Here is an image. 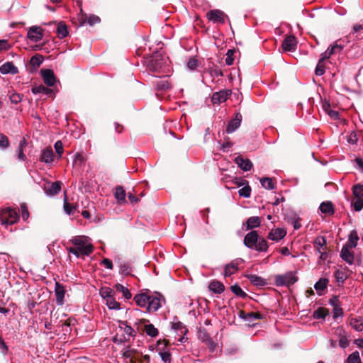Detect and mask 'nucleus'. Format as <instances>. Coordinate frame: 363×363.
I'll return each instance as SVG.
<instances>
[{
    "mask_svg": "<svg viewBox=\"0 0 363 363\" xmlns=\"http://www.w3.org/2000/svg\"><path fill=\"white\" fill-rule=\"evenodd\" d=\"M73 247L68 248V252L79 257L81 256H89L94 251V247L89 237L77 235L70 240Z\"/></svg>",
    "mask_w": 363,
    "mask_h": 363,
    "instance_id": "f257e3e1",
    "label": "nucleus"
},
{
    "mask_svg": "<svg viewBox=\"0 0 363 363\" xmlns=\"http://www.w3.org/2000/svg\"><path fill=\"white\" fill-rule=\"evenodd\" d=\"M244 245L247 248L255 250L259 252H265L268 250L269 246L267 240L259 236L255 230L248 233L244 238Z\"/></svg>",
    "mask_w": 363,
    "mask_h": 363,
    "instance_id": "f03ea898",
    "label": "nucleus"
},
{
    "mask_svg": "<svg viewBox=\"0 0 363 363\" xmlns=\"http://www.w3.org/2000/svg\"><path fill=\"white\" fill-rule=\"evenodd\" d=\"M136 335L135 330L128 324L127 321L118 320V333L115 337V342L122 343L133 340Z\"/></svg>",
    "mask_w": 363,
    "mask_h": 363,
    "instance_id": "7ed1b4c3",
    "label": "nucleus"
},
{
    "mask_svg": "<svg viewBox=\"0 0 363 363\" xmlns=\"http://www.w3.org/2000/svg\"><path fill=\"white\" fill-rule=\"evenodd\" d=\"M0 220L4 225H12L18 220V215L15 209L7 207L0 211Z\"/></svg>",
    "mask_w": 363,
    "mask_h": 363,
    "instance_id": "20e7f679",
    "label": "nucleus"
},
{
    "mask_svg": "<svg viewBox=\"0 0 363 363\" xmlns=\"http://www.w3.org/2000/svg\"><path fill=\"white\" fill-rule=\"evenodd\" d=\"M166 63L165 58L160 54H155L147 62V68L152 72H160Z\"/></svg>",
    "mask_w": 363,
    "mask_h": 363,
    "instance_id": "39448f33",
    "label": "nucleus"
},
{
    "mask_svg": "<svg viewBox=\"0 0 363 363\" xmlns=\"http://www.w3.org/2000/svg\"><path fill=\"white\" fill-rule=\"evenodd\" d=\"M298 278L294 272H288L284 274H279L275 277L276 284L279 286H290L296 283Z\"/></svg>",
    "mask_w": 363,
    "mask_h": 363,
    "instance_id": "423d86ee",
    "label": "nucleus"
},
{
    "mask_svg": "<svg viewBox=\"0 0 363 363\" xmlns=\"http://www.w3.org/2000/svg\"><path fill=\"white\" fill-rule=\"evenodd\" d=\"M162 301H164V299L160 294H151L150 293L146 311L149 313L157 311L162 306Z\"/></svg>",
    "mask_w": 363,
    "mask_h": 363,
    "instance_id": "0eeeda50",
    "label": "nucleus"
},
{
    "mask_svg": "<svg viewBox=\"0 0 363 363\" xmlns=\"http://www.w3.org/2000/svg\"><path fill=\"white\" fill-rule=\"evenodd\" d=\"M206 16L207 18L213 23L223 24L225 18H228L225 13L219 9L210 10Z\"/></svg>",
    "mask_w": 363,
    "mask_h": 363,
    "instance_id": "6e6552de",
    "label": "nucleus"
},
{
    "mask_svg": "<svg viewBox=\"0 0 363 363\" xmlns=\"http://www.w3.org/2000/svg\"><path fill=\"white\" fill-rule=\"evenodd\" d=\"M43 31L42 28L34 26L28 29L27 36L32 42L37 43L42 40Z\"/></svg>",
    "mask_w": 363,
    "mask_h": 363,
    "instance_id": "1a4fd4ad",
    "label": "nucleus"
},
{
    "mask_svg": "<svg viewBox=\"0 0 363 363\" xmlns=\"http://www.w3.org/2000/svg\"><path fill=\"white\" fill-rule=\"evenodd\" d=\"M242 115L240 113H237L235 118L230 121L226 128L227 133H232L235 132L241 125Z\"/></svg>",
    "mask_w": 363,
    "mask_h": 363,
    "instance_id": "9d476101",
    "label": "nucleus"
},
{
    "mask_svg": "<svg viewBox=\"0 0 363 363\" xmlns=\"http://www.w3.org/2000/svg\"><path fill=\"white\" fill-rule=\"evenodd\" d=\"M55 294L56 296V303L58 306H62L65 302V286L59 282H55Z\"/></svg>",
    "mask_w": 363,
    "mask_h": 363,
    "instance_id": "9b49d317",
    "label": "nucleus"
},
{
    "mask_svg": "<svg viewBox=\"0 0 363 363\" xmlns=\"http://www.w3.org/2000/svg\"><path fill=\"white\" fill-rule=\"evenodd\" d=\"M230 94V91L228 90H221L220 91L215 92L212 95L211 101L214 104H220L228 99Z\"/></svg>",
    "mask_w": 363,
    "mask_h": 363,
    "instance_id": "f8f14e48",
    "label": "nucleus"
},
{
    "mask_svg": "<svg viewBox=\"0 0 363 363\" xmlns=\"http://www.w3.org/2000/svg\"><path fill=\"white\" fill-rule=\"evenodd\" d=\"M44 83L48 86H52L56 82V78L52 69H42L40 71Z\"/></svg>",
    "mask_w": 363,
    "mask_h": 363,
    "instance_id": "ddd939ff",
    "label": "nucleus"
},
{
    "mask_svg": "<svg viewBox=\"0 0 363 363\" xmlns=\"http://www.w3.org/2000/svg\"><path fill=\"white\" fill-rule=\"evenodd\" d=\"M340 257L350 265L354 264V256L347 245H344L340 251Z\"/></svg>",
    "mask_w": 363,
    "mask_h": 363,
    "instance_id": "4468645a",
    "label": "nucleus"
},
{
    "mask_svg": "<svg viewBox=\"0 0 363 363\" xmlns=\"http://www.w3.org/2000/svg\"><path fill=\"white\" fill-rule=\"evenodd\" d=\"M286 231L284 229L277 228L272 229L269 233L267 238H268V239H269L272 241L279 242V240L283 239L286 236Z\"/></svg>",
    "mask_w": 363,
    "mask_h": 363,
    "instance_id": "2eb2a0df",
    "label": "nucleus"
},
{
    "mask_svg": "<svg viewBox=\"0 0 363 363\" xmlns=\"http://www.w3.org/2000/svg\"><path fill=\"white\" fill-rule=\"evenodd\" d=\"M54 159V152L51 147H46L42 151L40 161L47 164H51Z\"/></svg>",
    "mask_w": 363,
    "mask_h": 363,
    "instance_id": "dca6fc26",
    "label": "nucleus"
},
{
    "mask_svg": "<svg viewBox=\"0 0 363 363\" xmlns=\"http://www.w3.org/2000/svg\"><path fill=\"white\" fill-rule=\"evenodd\" d=\"M296 39L293 35L285 38L282 43V48L285 51H294L296 48Z\"/></svg>",
    "mask_w": 363,
    "mask_h": 363,
    "instance_id": "f3484780",
    "label": "nucleus"
},
{
    "mask_svg": "<svg viewBox=\"0 0 363 363\" xmlns=\"http://www.w3.org/2000/svg\"><path fill=\"white\" fill-rule=\"evenodd\" d=\"M61 184L62 183L60 182H55L48 184L44 188L46 194L48 196L56 195L61 190Z\"/></svg>",
    "mask_w": 363,
    "mask_h": 363,
    "instance_id": "a211bd4d",
    "label": "nucleus"
},
{
    "mask_svg": "<svg viewBox=\"0 0 363 363\" xmlns=\"http://www.w3.org/2000/svg\"><path fill=\"white\" fill-rule=\"evenodd\" d=\"M150 299V292L141 293L140 294H137L134 297V300L136 304L140 308H145L147 309V302Z\"/></svg>",
    "mask_w": 363,
    "mask_h": 363,
    "instance_id": "6ab92c4d",
    "label": "nucleus"
},
{
    "mask_svg": "<svg viewBox=\"0 0 363 363\" xmlns=\"http://www.w3.org/2000/svg\"><path fill=\"white\" fill-rule=\"evenodd\" d=\"M0 72L3 74H16L18 69L12 62H6L0 67Z\"/></svg>",
    "mask_w": 363,
    "mask_h": 363,
    "instance_id": "aec40b11",
    "label": "nucleus"
},
{
    "mask_svg": "<svg viewBox=\"0 0 363 363\" xmlns=\"http://www.w3.org/2000/svg\"><path fill=\"white\" fill-rule=\"evenodd\" d=\"M235 162L243 171H249L252 167V163L249 159H245L241 156L235 157Z\"/></svg>",
    "mask_w": 363,
    "mask_h": 363,
    "instance_id": "412c9836",
    "label": "nucleus"
},
{
    "mask_svg": "<svg viewBox=\"0 0 363 363\" xmlns=\"http://www.w3.org/2000/svg\"><path fill=\"white\" fill-rule=\"evenodd\" d=\"M114 197L120 203H125V191L121 186H117L114 190Z\"/></svg>",
    "mask_w": 363,
    "mask_h": 363,
    "instance_id": "4be33fe9",
    "label": "nucleus"
},
{
    "mask_svg": "<svg viewBox=\"0 0 363 363\" xmlns=\"http://www.w3.org/2000/svg\"><path fill=\"white\" fill-rule=\"evenodd\" d=\"M238 271V263L236 261H233L225 267L224 275L229 277Z\"/></svg>",
    "mask_w": 363,
    "mask_h": 363,
    "instance_id": "5701e85b",
    "label": "nucleus"
},
{
    "mask_svg": "<svg viewBox=\"0 0 363 363\" xmlns=\"http://www.w3.org/2000/svg\"><path fill=\"white\" fill-rule=\"evenodd\" d=\"M239 316L246 321H252L255 320H258L261 318V315L257 313H245L242 311H240Z\"/></svg>",
    "mask_w": 363,
    "mask_h": 363,
    "instance_id": "b1692460",
    "label": "nucleus"
},
{
    "mask_svg": "<svg viewBox=\"0 0 363 363\" xmlns=\"http://www.w3.org/2000/svg\"><path fill=\"white\" fill-rule=\"evenodd\" d=\"M319 209L321 213L325 214L333 215L334 213L333 205L330 201H324L321 203Z\"/></svg>",
    "mask_w": 363,
    "mask_h": 363,
    "instance_id": "393cba45",
    "label": "nucleus"
},
{
    "mask_svg": "<svg viewBox=\"0 0 363 363\" xmlns=\"http://www.w3.org/2000/svg\"><path fill=\"white\" fill-rule=\"evenodd\" d=\"M335 281L337 282L338 286L342 285L345 280L348 278V275L345 271L337 269L334 272Z\"/></svg>",
    "mask_w": 363,
    "mask_h": 363,
    "instance_id": "a878e982",
    "label": "nucleus"
},
{
    "mask_svg": "<svg viewBox=\"0 0 363 363\" xmlns=\"http://www.w3.org/2000/svg\"><path fill=\"white\" fill-rule=\"evenodd\" d=\"M350 324L357 331H363V319L361 317L352 318Z\"/></svg>",
    "mask_w": 363,
    "mask_h": 363,
    "instance_id": "bb28decb",
    "label": "nucleus"
},
{
    "mask_svg": "<svg viewBox=\"0 0 363 363\" xmlns=\"http://www.w3.org/2000/svg\"><path fill=\"white\" fill-rule=\"evenodd\" d=\"M261 220L257 216L250 217L246 222V229L252 230L255 228H257L260 225Z\"/></svg>",
    "mask_w": 363,
    "mask_h": 363,
    "instance_id": "cd10ccee",
    "label": "nucleus"
},
{
    "mask_svg": "<svg viewBox=\"0 0 363 363\" xmlns=\"http://www.w3.org/2000/svg\"><path fill=\"white\" fill-rule=\"evenodd\" d=\"M32 93L34 94H43L47 96H49L52 94V90L45 87L44 85H39L37 86H33L31 89Z\"/></svg>",
    "mask_w": 363,
    "mask_h": 363,
    "instance_id": "c85d7f7f",
    "label": "nucleus"
},
{
    "mask_svg": "<svg viewBox=\"0 0 363 363\" xmlns=\"http://www.w3.org/2000/svg\"><path fill=\"white\" fill-rule=\"evenodd\" d=\"M172 328L181 336L186 335L187 333L185 325L180 321L172 323Z\"/></svg>",
    "mask_w": 363,
    "mask_h": 363,
    "instance_id": "c756f323",
    "label": "nucleus"
},
{
    "mask_svg": "<svg viewBox=\"0 0 363 363\" xmlns=\"http://www.w3.org/2000/svg\"><path fill=\"white\" fill-rule=\"evenodd\" d=\"M247 278L249 281L255 286H264L266 284V281L261 277H259L256 274H249L247 275Z\"/></svg>",
    "mask_w": 363,
    "mask_h": 363,
    "instance_id": "7c9ffc66",
    "label": "nucleus"
},
{
    "mask_svg": "<svg viewBox=\"0 0 363 363\" xmlns=\"http://www.w3.org/2000/svg\"><path fill=\"white\" fill-rule=\"evenodd\" d=\"M209 289L216 294H221L223 292L225 287L221 282L218 281H213L210 284Z\"/></svg>",
    "mask_w": 363,
    "mask_h": 363,
    "instance_id": "2f4dec72",
    "label": "nucleus"
},
{
    "mask_svg": "<svg viewBox=\"0 0 363 363\" xmlns=\"http://www.w3.org/2000/svg\"><path fill=\"white\" fill-rule=\"evenodd\" d=\"M57 34L59 38L62 39L67 36L68 30L65 23L62 21L60 22L57 26Z\"/></svg>",
    "mask_w": 363,
    "mask_h": 363,
    "instance_id": "473e14b6",
    "label": "nucleus"
},
{
    "mask_svg": "<svg viewBox=\"0 0 363 363\" xmlns=\"http://www.w3.org/2000/svg\"><path fill=\"white\" fill-rule=\"evenodd\" d=\"M43 62V56L41 55L37 54L31 57L30 65L34 69H36L42 65Z\"/></svg>",
    "mask_w": 363,
    "mask_h": 363,
    "instance_id": "72a5a7b5",
    "label": "nucleus"
},
{
    "mask_svg": "<svg viewBox=\"0 0 363 363\" xmlns=\"http://www.w3.org/2000/svg\"><path fill=\"white\" fill-rule=\"evenodd\" d=\"M328 315V309L323 308V307H319L317 310L314 311L313 313V317L315 319L325 320Z\"/></svg>",
    "mask_w": 363,
    "mask_h": 363,
    "instance_id": "f704fd0d",
    "label": "nucleus"
},
{
    "mask_svg": "<svg viewBox=\"0 0 363 363\" xmlns=\"http://www.w3.org/2000/svg\"><path fill=\"white\" fill-rule=\"evenodd\" d=\"M99 294L104 300L111 298L115 295V291L109 287H102L99 291Z\"/></svg>",
    "mask_w": 363,
    "mask_h": 363,
    "instance_id": "c9c22d12",
    "label": "nucleus"
},
{
    "mask_svg": "<svg viewBox=\"0 0 363 363\" xmlns=\"http://www.w3.org/2000/svg\"><path fill=\"white\" fill-rule=\"evenodd\" d=\"M144 330L146 334L151 337H157L159 333L158 330L152 324L150 323L145 325Z\"/></svg>",
    "mask_w": 363,
    "mask_h": 363,
    "instance_id": "e433bc0d",
    "label": "nucleus"
},
{
    "mask_svg": "<svg viewBox=\"0 0 363 363\" xmlns=\"http://www.w3.org/2000/svg\"><path fill=\"white\" fill-rule=\"evenodd\" d=\"M105 301H106V305L107 306V307L109 309H111V310L121 309V305L118 302H117L116 301L114 296L111 298H106L105 300Z\"/></svg>",
    "mask_w": 363,
    "mask_h": 363,
    "instance_id": "4c0bfd02",
    "label": "nucleus"
},
{
    "mask_svg": "<svg viewBox=\"0 0 363 363\" xmlns=\"http://www.w3.org/2000/svg\"><path fill=\"white\" fill-rule=\"evenodd\" d=\"M114 287L117 291L122 293L123 296L125 299L128 300L131 298L132 295H131V293L130 292V291L126 287L123 286L122 284H117L115 285Z\"/></svg>",
    "mask_w": 363,
    "mask_h": 363,
    "instance_id": "58836bf2",
    "label": "nucleus"
},
{
    "mask_svg": "<svg viewBox=\"0 0 363 363\" xmlns=\"http://www.w3.org/2000/svg\"><path fill=\"white\" fill-rule=\"evenodd\" d=\"M328 279L327 278H320L314 285V288L317 291H323L326 289L328 284Z\"/></svg>",
    "mask_w": 363,
    "mask_h": 363,
    "instance_id": "ea45409f",
    "label": "nucleus"
},
{
    "mask_svg": "<svg viewBox=\"0 0 363 363\" xmlns=\"http://www.w3.org/2000/svg\"><path fill=\"white\" fill-rule=\"evenodd\" d=\"M326 245V240L323 236L317 237L314 240V245L318 252H320L322 248Z\"/></svg>",
    "mask_w": 363,
    "mask_h": 363,
    "instance_id": "a19ab883",
    "label": "nucleus"
},
{
    "mask_svg": "<svg viewBox=\"0 0 363 363\" xmlns=\"http://www.w3.org/2000/svg\"><path fill=\"white\" fill-rule=\"evenodd\" d=\"M352 193L355 199H363V184H357L353 186Z\"/></svg>",
    "mask_w": 363,
    "mask_h": 363,
    "instance_id": "79ce46f5",
    "label": "nucleus"
},
{
    "mask_svg": "<svg viewBox=\"0 0 363 363\" xmlns=\"http://www.w3.org/2000/svg\"><path fill=\"white\" fill-rule=\"evenodd\" d=\"M262 186L268 190H272L274 188V184L272 179L269 177H264L260 179Z\"/></svg>",
    "mask_w": 363,
    "mask_h": 363,
    "instance_id": "37998d69",
    "label": "nucleus"
},
{
    "mask_svg": "<svg viewBox=\"0 0 363 363\" xmlns=\"http://www.w3.org/2000/svg\"><path fill=\"white\" fill-rule=\"evenodd\" d=\"M238 194L241 197L244 198H250L251 196V187L249 185V183L245 184L238 191Z\"/></svg>",
    "mask_w": 363,
    "mask_h": 363,
    "instance_id": "c03bdc74",
    "label": "nucleus"
},
{
    "mask_svg": "<svg viewBox=\"0 0 363 363\" xmlns=\"http://www.w3.org/2000/svg\"><path fill=\"white\" fill-rule=\"evenodd\" d=\"M358 240H359V238H358L357 233L355 231H352L349 236V240H348L349 245H347L349 246V247L350 248L356 247V246L357 245Z\"/></svg>",
    "mask_w": 363,
    "mask_h": 363,
    "instance_id": "a18cd8bd",
    "label": "nucleus"
},
{
    "mask_svg": "<svg viewBox=\"0 0 363 363\" xmlns=\"http://www.w3.org/2000/svg\"><path fill=\"white\" fill-rule=\"evenodd\" d=\"M346 363H361L359 352L355 351L350 354L347 359Z\"/></svg>",
    "mask_w": 363,
    "mask_h": 363,
    "instance_id": "49530a36",
    "label": "nucleus"
},
{
    "mask_svg": "<svg viewBox=\"0 0 363 363\" xmlns=\"http://www.w3.org/2000/svg\"><path fill=\"white\" fill-rule=\"evenodd\" d=\"M231 291L233 294L239 297L245 298L247 296V294L238 284L232 286Z\"/></svg>",
    "mask_w": 363,
    "mask_h": 363,
    "instance_id": "de8ad7c7",
    "label": "nucleus"
},
{
    "mask_svg": "<svg viewBox=\"0 0 363 363\" xmlns=\"http://www.w3.org/2000/svg\"><path fill=\"white\" fill-rule=\"evenodd\" d=\"M26 145L25 140H22L20 142L18 147V159L22 161H25L26 160V156L23 153V149Z\"/></svg>",
    "mask_w": 363,
    "mask_h": 363,
    "instance_id": "09e8293b",
    "label": "nucleus"
},
{
    "mask_svg": "<svg viewBox=\"0 0 363 363\" xmlns=\"http://www.w3.org/2000/svg\"><path fill=\"white\" fill-rule=\"evenodd\" d=\"M157 89L158 90H167L170 89V84L168 82V80L163 79L160 81H158L156 84Z\"/></svg>",
    "mask_w": 363,
    "mask_h": 363,
    "instance_id": "8fccbe9b",
    "label": "nucleus"
},
{
    "mask_svg": "<svg viewBox=\"0 0 363 363\" xmlns=\"http://www.w3.org/2000/svg\"><path fill=\"white\" fill-rule=\"evenodd\" d=\"M9 146V141L6 135L0 133V148L6 149Z\"/></svg>",
    "mask_w": 363,
    "mask_h": 363,
    "instance_id": "3c124183",
    "label": "nucleus"
},
{
    "mask_svg": "<svg viewBox=\"0 0 363 363\" xmlns=\"http://www.w3.org/2000/svg\"><path fill=\"white\" fill-rule=\"evenodd\" d=\"M186 66L189 70H195L198 66V60L195 57H191L187 63Z\"/></svg>",
    "mask_w": 363,
    "mask_h": 363,
    "instance_id": "603ef678",
    "label": "nucleus"
},
{
    "mask_svg": "<svg viewBox=\"0 0 363 363\" xmlns=\"http://www.w3.org/2000/svg\"><path fill=\"white\" fill-rule=\"evenodd\" d=\"M343 48V46L341 45L337 44V42H335L333 45H332L330 48H328L329 50V52L331 55H334L335 53L340 52Z\"/></svg>",
    "mask_w": 363,
    "mask_h": 363,
    "instance_id": "864d4df0",
    "label": "nucleus"
},
{
    "mask_svg": "<svg viewBox=\"0 0 363 363\" xmlns=\"http://www.w3.org/2000/svg\"><path fill=\"white\" fill-rule=\"evenodd\" d=\"M352 206L356 211H359L363 208V199H356L352 202Z\"/></svg>",
    "mask_w": 363,
    "mask_h": 363,
    "instance_id": "5fc2aeb1",
    "label": "nucleus"
},
{
    "mask_svg": "<svg viewBox=\"0 0 363 363\" xmlns=\"http://www.w3.org/2000/svg\"><path fill=\"white\" fill-rule=\"evenodd\" d=\"M55 150L58 155V158H61L63 154V145L60 140L57 141L54 145Z\"/></svg>",
    "mask_w": 363,
    "mask_h": 363,
    "instance_id": "6e6d98bb",
    "label": "nucleus"
},
{
    "mask_svg": "<svg viewBox=\"0 0 363 363\" xmlns=\"http://www.w3.org/2000/svg\"><path fill=\"white\" fill-rule=\"evenodd\" d=\"M159 354L164 363L171 362V354L169 352H160Z\"/></svg>",
    "mask_w": 363,
    "mask_h": 363,
    "instance_id": "4d7b16f0",
    "label": "nucleus"
},
{
    "mask_svg": "<svg viewBox=\"0 0 363 363\" xmlns=\"http://www.w3.org/2000/svg\"><path fill=\"white\" fill-rule=\"evenodd\" d=\"M325 73V68L323 63L318 62L315 69V74L317 76H322Z\"/></svg>",
    "mask_w": 363,
    "mask_h": 363,
    "instance_id": "13d9d810",
    "label": "nucleus"
},
{
    "mask_svg": "<svg viewBox=\"0 0 363 363\" xmlns=\"http://www.w3.org/2000/svg\"><path fill=\"white\" fill-rule=\"evenodd\" d=\"M84 162H85L84 158L82 155H80L79 153L75 155L74 159V165L82 166L84 164Z\"/></svg>",
    "mask_w": 363,
    "mask_h": 363,
    "instance_id": "bf43d9fd",
    "label": "nucleus"
},
{
    "mask_svg": "<svg viewBox=\"0 0 363 363\" xmlns=\"http://www.w3.org/2000/svg\"><path fill=\"white\" fill-rule=\"evenodd\" d=\"M233 183L237 185L238 186L240 187L247 184L248 182L246 179H242L241 177H235L233 179Z\"/></svg>",
    "mask_w": 363,
    "mask_h": 363,
    "instance_id": "052dcab7",
    "label": "nucleus"
},
{
    "mask_svg": "<svg viewBox=\"0 0 363 363\" xmlns=\"http://www.w3.org/2000/svg\"><path fill=\"white\" fill-rule=\"evenodd\" d=\"M21 216L23 220H27L29 217V212L25 203L21 205Z\"/></svg>",
    "mask_w": 363,
    "mask_h": 363,
    "instance_id": "680f3d73",
    "label": "nucleus"
},
{
    "mask_svg": "<svg viewBox=\"0 0 363 363\" xmlns=\"http://www.w3.org/2000/svg\"><path fill=\"white\" fill-rule=\"evenodd\" d=\"M343 315L342 308L340 306H335L333 308V318L334 319L337 318L338 317H342Z\"/></svg>",
    "mask_w": 363,
    "mask_h": 363,
    "instance_id": "e2e57ef3",
    "label": "nucleus"
},
{
    "mask_svg": "<svg viewBox=\"0 0 363 363\" xmlns=\"http://www.w3.org/2000/svg\"><path fill=\"white\" fill-rule=\"evenodd\" d=\"M100 22V18L95 15H91L87 18V23L90 26L94 25Z\"/></svg>",
    "mask_w": 363,
    "mask_h": 363,
    "instance_id": "0e129e2a",
    "label": "nucleus"
},
{
    "mask_svg": "<svg viewBox=\"0 0 363 363\" xmlns=\"http://www.w3.org/2000/svg\"><path fill=\"white\" fill-rule=\"evenodd\" d=\"M10 100L12 104H17L21 101V96L19 94L13 93L10 96Z\"/></svg>",
    "mask_w": 363,
    "mask_h": 363,
    "instance_id": "69168bd1",
    "label": "nucleus"
},
{
    "mask_svg": "<svg viewBox=\"0 0 363 363\" xmlns=\"http://www.w3.org/2000/svg\"><path fill=\"white\" fill-rule=\"evenodd\" d=\"M233 53L232 50H228L227 52V57L225 60L227 65H232L233 64L234 59L232 57Z\"/></svg>",
    "mask_w": 363,
    "mask_h": 363,
    "instance_id": "338daca9",
    "label": "nucleus"
},
{
    "mask_svg": "<svg viewBox=\"0 0 363 363\" xmlns=\"http://www.w3.org/2000/svg\"><path fill=\"white\" fill-rule=\"evenodd\" d=\"M101 264L104 265V267H106L108 269H113V263H112L111 260H110L108 258H104L101 261Z\"/></svg>",
    "mask_w": 363,
    "mask_h": 363,
    "instance_id": "774afa93",
    "label": "nucleus"
}]
</instances>
